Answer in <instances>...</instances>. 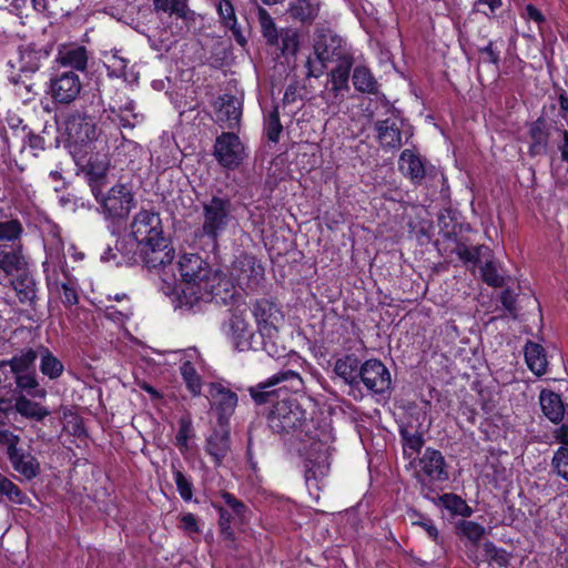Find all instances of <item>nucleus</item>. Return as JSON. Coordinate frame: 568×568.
Masks as SVG:
<instances>
[{"instance_id": "obj_45", "label": "nucleus", "mask_w": 568, "mask_h": 568, "mask_svg": "<svg viewBox=\"0 0 568 568\" xmlns=\"http://www.w3.org/2000/svg\"><path fill=\"white\" fill-rule=\"evenodd\" d=\"M257 18L264 38L270 44H276L278 42V33L270 13L265 9L258 8Z\"/></svg>"}, {"instance_id": "obj_51", "label": "nucleus", "mask_w": 568, "mask_h": 568, "mask_svg": "<svg viewBox=\"0 0 568 568\" xmlns=\"http://www.w3.org/2000/svg\"><path fill=\"white\" fill-rule=\"evenodd\" d=\"M484 554L487 560L499 567H505L509 562V554L504 549L497 548L490 541L485 542Z\"/></svg>"}, {"instance_id": "obj_14", "label": "nucleus", "mask_w": 568, "mask_h": 568, "mask_svg": "<svg viewBox=\"0 0 568 568\" xmlns=\"http://www.w3.org/2000/svg\"><path fill=\"white\" fill-rule=\"evenodd\" d=\"M314 51L315 54L322 57V59H327L329 62L351 57L344 40L331 31L317 33L314 41Z\"/></svg>"}, {"instance_id": "obj_50", "label": "nucleus", "mask_w": 568, "mask_h": 568, "mask_svg": "<svg viewBox=\"0 0 568 568\" xmlns=\"http://www.w3.org/2000/svg\"><path fill=\"white\" fill-rule=\"evenodd\" d=\"M104 64L109 70V74L112 77L121 78L125 75L128 67V60L121 57L118 52L106 54Z\"/></svg>"}, {"instance_id": "obj_38", "label": "nucleus", "mask_w": 568, "mask_h": 568, "mask_svg": "<svg viewBox=\"0 0 568 568\" xmlns=\"http://www.w3.org/2000/svg\"><path fill=\"white\" fill-rule=\"evenodd\" d=\"M24 265V257L19 251H2L0 253V270L7 275L21 271Z\"/></svg>"}, {"instance_id": "obj_8", "label": "nucleus", "mask_w": 568, "mask_h": 568, "mask_svg": "<svg viewBox=\"0 0 568 568\" xmlns=\"http://www.w3.org/2000/svg\"><path fill=\"white\" fill-rule=\"evenodd\" d=\"M377 140L386 151L399 149L404 140L407 142L413 136L410 125L397 119L379 120L375 123Z\"/></svg>"}, {"instance_id": "obj_12", "label": "nucleus", "mask_w": 568, "mask_h": 568, "mask_svg": "<svg viewBox=\"0 0 568 568\" xmlns=\"http://www.w3.org/2000/svg\"><path fill=\"white\" fill-rule=\"evenodd\" d=\"M359 378L366 388L375 394L385 393L392 384L389 371L378 359L366 361L361 366Z\"/></svg>"}, {"instance_id": "obj_46", "label": "nucleus", "mask_w": 568, "mask_h": 568, "mask_svg": "<svg viewBox=\"0 0 568 568\" xmlns=\"http://www.w3.org/2000/svg\"><path fill=\"white\" fill-rule=\"evenodd\" d=\"M529 133L532 140V152L539 153L541 150H545L548 141L545 121L542 119L535 121L530 126Z\"/></svg>"}, {"instance_id": "obj_24", "label": "nucleus", "mask_w": 568, "mask_h": 568, "mask_svg": "<svg viewBox=\"0 0 568 568\" xmlns=\"http://www.w3.org/2000/svg\"><path fill=\"white\" fill-rule=\"evenodd\" d=\"M540 406L544 415L552 423L564 422L567 413V405L562 402L560 395L550 390H542L539 396Z\"/></svg>"}, {"instance_id": "obj_1", "label": "nucleus", "mask_w": 568, "mask_h": 568, "mask_svg": "<svg viewBox=\"0 0 568 568\" xmlns=\"http://www.w3.org/2000/svg\"><path fill=\"white\" fill-rule=\"evenodd\" d=\"M268 425L274 433L296 436L306 481L321 479L328 474L332 445L335 442L329 424L316 426L297 400L283 399L277 402L271 412Z\"/></svg>"}, {"instance_id": "obj_35", "label": "nucleus", "mask_w": 568, "mask_h": 568, "mask_svg": "<svg viewBox=\"0 0 568 568\" xmlns=\"http://www.w3.org/2000/svg\"><path fill=\"white\" fill-rule=\"evenodd\" d=\"M334 372L349 385L358 383L359 371L357 372V359L352 356L338 358L335 363Z\"/></svg>"}, {"instance_id": "obj_53", "label": "nucleus", "mask_w": 568, "mask_h": 568, "mask_svg": "<svg viewBox=\"0 0 568 568\" xmlns=\"http://www.w3.org/2000/svg\"><path fill=\"white\" fill-rule=\"evenodd\" d=\"M22 233V225L18 220L0 222V241H14Z\"/></svg>"}, {"instance_id": "obj_36", "label": "nucleus", "mask_w": 568, "mask_h": 568, "mask_svg": "<svg viewBox=\"0 0 568 568\" xmlns=\"http://www.w3.org/2000/svg\"><path fill=\"white\" fill-rule=\"evenodd\" d=\"M21 303H31L36 297V283L28 274H22L11 282Z\"/></svg>"}, {"instance_id": "obj_31", "label": "nucleus", "mask_w": 568, "mask_h": 568, "mask_svg": "<svg viewBox=\"0 0 568 568\" xmlns=\"http://www.w3.org/2000/svg\"><path fill=\"white\" fill-rule=\"evenodd\" d=\"M13 376L17 388L21 393H26V395L31 396L33 398H44L47 396V390L39 385L34 371L21 373Z\"/></svg>"}, {"instance_id": "obj_30", "label": "nucleus", "mask_w": 568, "mask_h": 568, "mask_svg": "<svg viewBox=\"0 0 568 568\" xmlns=\"http://www.w3.org/2000/svg\"><path fill=\"white\" fill-rule=\"evenodd\" d=\"M14 409L21 416L38 422L50 415V410L47 407L32 402L26 395H20L16 398Z\"/></svg>"}, {"instance_id": "obj_17", "label": "nucleus", "mask_w": 568, "mask_h": 568, "mask_svg": "<svg viewBox=\"0 0 568 568\" xmlns=\"http://www.w3.org/2000/svg\"><path fill=\"white\" fill-rule=\"evenodd\" d=\"M61 68H70V71L84 72L88 67L89 53L85 47L75 43L61 44L54 59Z\"/></svg>"}, {"instance_id": "obj_59", "label": "nucleus", "mask_w": 568, "mask_h": 568, "mask_svg": "<svg viewBox=\"0 0 568 568\" xmlns=\"http://www.w3.org/2000/svg\"><path fill=\"white\" fill-rule=\"evenodd\" d=\"M20 437L8 429H0V444L6 446L7 455H11L19 448Z\"/></svg>"}, {"instance_id": "obj_49", "label": "nucleus", "mask_w": 568, "mask_h": 568, "mask_svg": "<svg viewBox=\"0 0 568 568\" xmlns=\"http://www.w3.org/2000/svg\"><path fill=\"white\" fill-rule=\"evenodd\" d=\"M0 494L6 496L10 501L23 504L26 496L21 489L10 479L0 473Z\"/></svg>"}, {"instance_id": "obj_42", "label": "nucleus", "mask_w": 568, "mask_h": 568, "mask_svg": "<svg viewBox=\"0 0 568 568\" xmlns=\"http://www.w3.org/2000/svg\"><path fill=\"white\" fill-rule=\"evenodd\" d=\"M153 6L156 11L176 14L182 19L190 12L186 0H153Z\"/></svg>"}, {"instance_id": "obj_28", "label": "nucleus", "mask_w": 568, "mask_h": 568, "mask_svg": "<svg viewBox=\"0 0 568 568\" xmlns=\"http://www.w3.org/2000/svg\"><path fill=\"white\" fill-rule=\"evenodd\" d=\"M49 52L38 49L33 44L21 45L19 49V65L22 72H36L40 69L42 61L45 60Z\"/></svg>"}, {"instance_id": "obj_27", "label": "nucleus", "mask_w": 568, "mask_h": 568, "mask_svg": "<svg viewBox=\"0 0 568 568\" xmlns=\"http://www.w3.org/2000/svg\"><path fill=\"white\" fill-rule=\"evenodd\" d=\"M206 453L220 466L230 452V436L225 430H214L206 439Z\"/></svg>"}, {"instance_id": "obj_41", "label": "nucleus", "mask_w": 568, "mask_h": 568, "mask_svg": "<svg viewBox=\"0 0 568 568\" xmlns=\"http://www.w3.org/2000/svg\"><path fill=\"white\" fill-rule=\"evenodd\" d=\"M111 112L114 113L124 128H134L139 122V116L134 113L135 103L131 100H128L124 104L121 105H111Z\"/></svg>"}, {"instance_id": "obj_43", "label": "nucleus", "mask_w": 568, "mask_h": 568, "mask_svg": "<svg viewBox=\"0 0 568 568\" xmlns=\"http://www.w3.org/2000/svg\"><path fill=\"white\" fill-rule=\"evenodd\" d=\"M400 436L403 440L404 455L408 458H414L424 445L422 434L417 432L410 433L406 428H403L400 429Z\"/></svg>"}, {"instance_id": "obj_32", "label": "nucleus", "mask_w": 568, "mask_h": 568, "mask_svg": "<svg viewBox=\"0 0 568 568\" xmlns=\"http://www.w3.org/2000/svg\"><path fill=\"white\" fill-rule=\"evenodd\" d=\"M109 170V162L105 158L90 160L88 163L87 175L91 184L92 192L98 199L100 194L99 186L106 176Z\"/></svg>"}, {"instance_id": "obj_64", "label": "nucleus", "mask_w": 568, "mask_h": 568, "mask_svg": "<svg viewBox=\"0 0 568 568\" xmlns=\"http://www.w3.org/2000/svg\"><path fill=\"white\" fill-rule=\"evenodd\" d=\"M554 438L561 444L560 447H568V424L562 423L555 429Z\"/></svg>"}, {"instance_id": "obj_48", "label": "nucleus", "mask_w": 568, "mask_h": 568, "mask_svg": "<svg viewBox=\"0 0 568 568\" xmlns=\"http://www.w3.org/2000/svg\"><path fill=\"white\" fill-rule=\"evenodd\" d=\"M173 479L176 485V489L181 498L185 501H190L193 497V483L190 477L184 475L180 469L172 466Z\"/></svg>"}, {"instance_id": "obj_9", "label": "nucleus", "mask_w": 568, "mask_h": 568, "mask_svg": "<svg viewBox=\"0 0 568 568\" xmlns=\"http://www.w3.org/2000/svg\"><path fill=\"white\" fill-rule=\"evenodd\" d=\"M144 246L162 241L163 230L160 215L151 211H140L131 223V232Z\"/></svg>"}, {"instance_id": "obj_29", "label": "nucleus", "mask_w": 568, "mask_h": 568, "mask_svg": "<svg viewBox=\"0 0 568 568\" xmlns=\"http://www.w3.org/2000/svg\"><path fill=\"white\" fill-rule=\"evenodd\" d=\"M525 359L535 375L541 376L546 373L548 362L541 345L528 342L525 346Z\"/></svg>"}, {"instance_id": "obj_56", "label": "nucleus", "mask_w": 568, "mask_h": 568, "mask_svg": "<svg viewBox=\"0 0 568 568\" xmlns=\"http://www.w3.org/2000/svg\"><path fill=\"white\" fill-rule=\"evenodd\" d=\"M481 274H483V278L484 281L490 285V286H494V287H500L503 286L504 284V278L503 276L498 273L495 264L493 262H487L483 267H481Z\"/></svg>"}, {"instance_id": "obj_61", "label": "nucleus", "mask_w": 568, "mask_h": 568, "mask_svg": "<svg viewBox=\"0 0 568 568\" xmlns=\"http://www.w3.org/2000/svg\"><path fill=\"white\" fill-rule=\"evenodd\" d=\"M222 498L224 499L225 504L233 510V513L240 517H242L246 510L245 505L236 499L233 495L229 493H224L222 495Z\"/></svg>"}, {"instance_id": "obj_37", "label": "nucleus", "mask_w": 568, "mask_h": 568, "mask_svg": "<svg viewBox=\"0 0 568 568\" xmlns=\"http://www.w3.org/2000/svg\"><path fill=\"white\" fill-rule=\"evenodd\" d=\"M353 84L356 90L365 93H376L377 82L365 67H356L353 72Z\"/></svg>"}, {"instance_id": "obj_10", "label": "nucleus", "mask_w": 568, "mask_h": 568, "mask_svg": "<svg viewBox=\"0 0 568 568\" xmlns=\"http://www.w3.org/2000/svg\"><path fill=\"white\" fill-rule=\"evenodd\" d=\"M214 156L224 168H236L244 159V146L240 138L232 132H224L216 138Z\"/></svg>"}, {"instance_id": "obj_47", "label": "nucleus", "mask_w": 568, "mask_h": 568, "mask_svg": "<svg viewBox=\"0 0 568 568\" xmlns=\"http://www.w3.org/2000/svg\"><path fill=\"white\" fill-rule=\"evenodd\" d=\"M264 130L267 139L272 142H277L282 133L283 126L280 121L277 108H273L264 118Z\"/></svg>"}, {"instance_id": "obj_58", "label": "nucleus", "mask_w": 568, "mask_h": 568, "mask_svg": "<svg viewBox=\"0 0 568 568\" xmlns=\"http://www.w3.org/2000/svg\"><path fill=\"white\" fill-rule=\"evenodd\" d=\"M131 315L132 307L129 304L120 310L113 305L105 307V317L116 323H122L123 321L128 320Z\"/></svg>"}, {"instance_id": "obj_22", "label": "nucleus", "mask_w": 568, "mask_h": 568, "mask_svg": "<svg viewBox=\"0 0 568 568\" xmlns=\"http://www.w3.org/2000/svg\"><path fill=\"white\" fill-rule=\"evenodd\" d=\"M13 469L26 479H32L40 474V463L29 452L18 448L8 456Z\"/></svg>"}, {"instance_id": "obj_26", "label": "nucleus", "mask_w": 568, "mask_h": 568, "mask_svg": "<svg viewBox=\"0 0 568 568\" xmlns=\"http://www.w3.org/2000/svg\"><path fill=\"white\" fill-rule=\"evenodd\" d=\"M38 353L33 348H23L13 357L7 361H0V371L9 366L13 375L34 371V362Z\"/></svg>"}, {"instance_id": "obj_5", "label": "nucleus", "mask_w": 568, "mask_h": 568, "mask_svg": "<svg viewBox=\"0 0 568 568\" xmlns=\"http://www.w3.org/2000/svg\"><path fill=\"white\" fill-rule=\"evenodd\" d=\"M174 257V250L170 246L165 237L159 243L148 245L143 251V256L140 264H144L149 268L160 270L163 282L168 283L169 286H174L178 283L175 273L170 272L173 270L172 261Z\"/></svg>"}, {"instance_id": "obj_21", "label": "nucleus", "mask_w": 568, "mask_h": 568, "mask_svg": "<svg viewBox=\"0 0 568 568\" xmlns=\"http://www.w3.org/2000/svg\"><path fill=\"white\" fill-rule=\"evenodd\" d=\"M209 396L221 417L231 415L237 404V395L219 383L210 385Z\"/></svg>"}, {"instance_id": "obj_7", "label": "nucleus", "mask_w": 568, "mask_h": 568, "mask_svg": "<svg viewBox=\"0 0 568 568\" xmlns=\"http://www.w3.org/2000/svg\"><path fill=\"white\" fill-rule=\"evenodd\" d=\"M447 464L443 454L433 448H426L417 460L416 478L423 485L427 483H443L448 479Z\"/></svg>"}, {"instance_id": "obj_2", "label": "nucleus", "mask_w": 568, "mask_h": 568, "mask_svg": "<svg viewBox=\"0 0 568 568\" xmlns=\"http://www.w3.org/2000/svg\"><path fill=\"white\" fill-rule=\"evenodd\" d=\"M176 267L180 275L181 306L193 310L200 303H207L216 297L215 288L220 277L211 272L209 265L197 254H183Z\"/></svg>"}, {"instance_id": "obj_18", "label": "nucleus", "mask_w": 568, "mask_h": 568, "mask_svg": "<svg viewBox=\"0 0 568 568\" xmlns=\"http://www.w3.org/2000/svg\"><path fill=\"white\" fill-rule=\"evenodd\" d=\"M283 381L302 382L300 375L294 371H285L274 374L267 381L250 388V394L256 404H264L272 400L275 395L273 387Z\"/></svg>"}, {"instance_id": "obj_4", "label": "nucleus", "mask_w": 568, "mask_h": 568, "mask_svg": "<svg viewBox=\"0 0 568 568\" xmlns=\"http://www.w3.org/2000/svg\"><path fill=\"white\" fill-rule=\"evenodd\" d=\"M232 202L227 197L213 196L203 203V233L216 240L232 222Z\"/></svg>"}, {"instance_id": "obj_23", "label": "nucleus", "mask_w": 568, "mask_h": 568, "mask_svg": "<svg viewBox=\"0 0 568 568\" xmlns=\"http://www.w3.org/2000/svg\"><path fill=\"white\" fill-rule=\"evenodd\" d=\"M398 168L399 171L414 183H420L426 174L425 163L422 158L408 149L400 153Z\"/></svg>"}, {"instance_id": "obj_57", "label": "nucleus", "mask_w": 568, "mask_h": 568, "mask_svg": "<svg viewBox=\"0 0 568 568\" xmlns=\"http://www.w3.org/2000/svg\"><path fill=\"white\" fill-rule=\"evenodd\" d=\"M328 62L329 61L327 59H322V57L314 53V55L310 57L306 62L307 77H321L326 70Z\"/></svg>"}, {"instance_id": "obj_20", "label": "nucleus", "mask_w": 568, "mask_h": 568, "mask_svg": "<svg viewBox=\"0 0 568 568\" xmlns=\"http://www.w3.org/2000/svg\"><path fill=\"white\" fill-rule=\"evenodd\" d=\"M146 246L139 241L131 233L119 239L115 243V251L120 254V258H118V254H112V258L116 260V263H126V264H140L141 258L143 256V251Z\"/></svg>"}, {"instance_id": "obj_39", "label": "nucleus", "mask_w": 568, "mask_h": 568, "mask_svg": "<svg viewBox=\"0 0 568 568\" xmlns=\"http://www.w3.org/2000/svg\"><path fill=\"white\" fill-rule=\"evenodd\" d=\"M338 64L331 72L333 90L337 93L347 88L349 70L352 67V57L336 61Z\"/></svg>"}, {"instance_id": "obj_16", "label": "nucleus", "mask_w": 568, "mask_h": 568, "mask_svg": "<svg viewBox=\"0 0 568 568\" xmlns=\"http://www.w3.org/2000/svg\"><path fill=\"white\" fill-rule=\"evenodd\" d=\"M104 211L112 217H123L133 206V195L124 184H118L110 189L108 195L102 199Z\"/></svg>"}, {"instance_id": "obj_3", "label": "nucleus", "mask_w": 568, "mask_h": 568, "mask_svg": "<svg viewBox=\"0 0 568 568\" xmlns=\"http://www.w3.org/2000/svg\"><path fill=\"white\" fill-rule=\"evenodd\" d=\"M252 313L263 338L264 351L270 356H281L277 347L280 327L284 323L281 308L268 300H260L254 304Z\"/></svg>"}, {"instance_id": "obj_11", "label": "nucleus", "mask_w": 568, "mask_h": 568, "mask_svg": "<svg viewBox=\"0 0 568 568\" xmlns=\"http://www.w3.org/2000/svg\"><path fill=\"white\" fill-rule=\"evenodd\" d=\"M232 277L243 288H253L264 275V267L253 255L241 254L233 262L231 268Z\"/></svg>"}, {"instance_id": "obj_34", "label": "nucleus", "mask_w": 568, "mask_h": 568, "mask_svg": "<svg viewBox=\"0 0 568 568\" xmlns=\"http://www.w3.org/2000/svg\"><path fill=\"white\" fill-rule=\"evenodd\" d=\"M180 373L187 390L192 394V396H200L203 383L202 377L197 373L194 364H191V361H183L180 366Z\"/></svg>"}, {"instance_id": "obj_13", "label": "nucleus", "mask_w": 568, "mask_h": 568, "mask_svg": "<svg viewBox=\"0 0 568 568\" xmlns=\"http://www.w3.org/2000/svg\"><path fill=\"white\" fill-rule=\"evenodd\" d=\"M64 126L70 142L74 144H87L94 141L98 136V130L93 119L84 114H69Z\"/></svg>"}, {"instance_id": "obj_33", "label": "nucleus", "mask_w": 568, "mask_h": 568, "mask_svg": "<svg viewBox=\"0 0 568 568\" xmlns=\"http://www.w3.org/2000/svg\"><path fill=\"white\" fill-rule=\"evenodd\" d=\"M64 371L62 362L48 348L42 347L40 353V372L50 379H58Z\"/></svg>"}, {"instance_id": "obj_25", "label": "nucleus", "mask_w": 568, "mask_h": 568, "mask_svg": "<svg viewBox=\"0 0 568 568\" xmlns=\"http://www.w3.org/2000/svg\"><path fill=\"white\" fill-rule=\"evenodd\" d=\"M320 0H290L287 13L296 21L312 23L318 16Z\"/></svg>"}, {"instance_id": "obj_6", "label": "nucleus", "mask_w": 568, "mask_h": 568, "mask_svg": "<svg viewBox=\"0 0 568 568\" xmlns=\"http://www.w3.org/2000/svg\"><path fill=\"white\" fill-rule=\"evenodd\" d=\"M82 90V81L75 71L57 70L49 80V94L55 103L74 102Z\"/></svg>"}, {"instance_id": "obj_52", "label": "nucleus", "mask_w": 568, "mask_h": 568, "mask_svg": "<svg viewBox=\"0 0 568 568\" xmlns=\"http://www.w3.org/2000/svg\"><path fill=\"white\" fill-rule=\"evenodd\" d=\"M556 474L568 481V447H559L551 460Z\"/></svg>"}, {"instance_id": "obj_19", "label": "nucleus", "mask_w": 568, "mask_h": 568, "mask_svg": "<svg viewBox=\"0 0 568 568\" xmlns=\"http://www.w3.org/2000/svg\"><path fill=\"white\" fill-rule=\"evenodd\" d=\"M230 338L234 348L239 352L252 348L253 333L242 312L233 313L230 318Z\"/></svg>"}, {"instance_id": "obj_54", "label": "nucleus", "mask_w": 568, "mask_h": 568, "mask_svg": "<svg viewBox=\"0 0 568 568\" xmlns=\"http://www.w3.org/2000/svg\"><path fill=\"white\" fill-rule=\"evenodd\" d=\"M459 530L462 535L471 542H478L484 537L486 531L485 527L470 520L463 521L459 525Z\"/></svg>"}, {"instance_id": "obj_62", "label": "nucleus", "mask_w": 568, "mask_h": 568, "mask_svg": "<svg viewBox=\"0 0 568 568\" xmlns=\"http://www.w3.org/2000/svg\"><path fill=\"white\" fill-rule=\"evenodd\" d=\"M61 290H62V302L65 305L71 306V305H74L78 303V293L71 284L62 283Z\"/></svg>"}, {"instance_id": "obj_40", "label": "nucleus", "mask_w": 568, "mask_h": 568, "mask_svg": "<svg viewBox=\"0 0 568 568\" xmlns=\"http://www.w3.org/2000/svg\"><path fill=\"white\" fill-rule=\"evenodd\" d=\"M440 504L450 511L452 515L468 517L471 515V508L466 501L455 494H444L439 497Z\"/></svg>"}, {"instance_id": "obj_63", "label": "nucleus", "mask_w": 568, "mask_h": 568, "mask_svg": "<svg viewBox=\"0 0 568 568\" xmlns=\"http://www.w3.org/2000/svg\"><path fill=\"white\" fill-rule=\"evenodd\" d=\"M220 527L221 532L225 536V538H233V531L231 529V515L223 508H220Z\"/></svg>"}, {"instance_id": "obj_44", "label": "nucleus", "mask_w": 568, "mask_h": 568, "mask_svg": "<svg viewBox=\"0 0 568 568\" xmlns=\"http://www.w3.org/2000/svg\"><path fill=\"white\" fill-rule=\"evenodd\" d=\"M217 13L222 23L233 31L235 36L239 34L237 19L235 10L231 0H219L216 4Z\"/></svg>"}, {"instance_id": "obj_15", "label": "nucleus", "mask_w": 568, "mask_h": 568, "mask_svg": "<svg viewBox=\"0 0 568 568\" xmlns=\"http://www.w3.org/2000/svg\"><path fill=\"white\" fill-rule=\"evenodd\" d=\"M215 121L227 129H235L242 116V101L234 95L224 94L214 102Z\"/></svg>"}, {"instance_id": "obj_60", "label": "nucleus", "mask_w": 568, "mask_h": 568, "mask_svg": "<svg viewBox=\"0 0 568 568\" xmlns=\"http://www.w3.org/2000/svg\"><path fill=\"white\" fill-rule=\"evenodd\" d=\"M191 434V424L186 420H181L178 434L175 436L176 446L181 452L187 449V442Z\"/></svg>"}, {"instance_id": "obj_55", "label": "nucleus", "mask_w": 568, "mask_h": 568, "mask_svg": "<svg viewBox=\"0 0 568 568\" xmlns=\"http://www.w3.org/2000/svg\"><path fill=\"white\" fill-rule=\"evenodd\" d=\"M283 54H295L298 49V34L293 30H283L278 34Z\"/></svg>"}]
</instances>
